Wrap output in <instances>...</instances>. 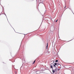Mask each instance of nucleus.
<instances>
[{
	"instance_id": "obj_1",
	"label": "nucleus",
	"mask_w": 74,
	"mask_h": 74,
	"mask_svg": "<svg viewBox=\"0 0 74 74\" xmlns=\"http://www.w3.org/2000/svg\"><path fill=\"white\" fill-rule=\"evenodd\" d=\"M52 72L53 73H54L55 72H57V69L56 68L54 69V70H53V69L52 70Z\"/></svg>"
},
{
	"instance_id": "obj_2",
	"label": "nucleus",
	"mask_w": 74,
	"mask_h": 74,
	"mask_svg": "<svg viewBox=\"0 0 74 74\" xmlns=\"http://www.w3.org/2000/svg\"><path fill=\"white\" fill-rule=\"evenodd\" d=\"M57 66H58V65H60V67H61V65L59 64H57Z\"/></svg>"
},
{
	"instance_id": "obj_3",
	"label": "nucleus",
	"mask_w": 74,
	"mask_h": 74,
	"mask_svg": "<svg viewBox=\"0 0 74 74\" xmlns=\"http://www.w3.org/2000/svg\"><path fill=\"white\" fill-rule=\"evenodd\" d=\"M52 64L53 66H54V67H56V66L55 64Z\"/></svg>"
},
{
	"instance_id": "obj_4",
	"label": "nucleus",
	"mask_w": 74,
	"mask_h": 74,
	"mask_svg": "<svg viewBox=\"0 0 74 74\" xmlns=\"http://www.w3.org/2000/svg\"><path fill=\"white\" fill-rule=\"evenodd\" d=\"M51 69H52V70H53V67H52V65H51Z\"/></svg>"
},
{
	"instance_id": "obj_5",
	"label": "nucleus",
	"mask_w": 74,
	"mask_h": 74,
	"mask_svg": "<svg viewBox=\"0 0 74 74\" xmlns=\"http://www.w3.org/2000/svg\"><path fill=\"white\" fill-rule=\"evenodd\" d=\"M48 43H47V47H46L47 49H48Z\"/></svg>"
},
{
	"instance_id": "obj_6",
	"label": "nucleus",
	"mask_w": 74,
	"mask_h": 74,
	"mask_svg": "<svg viewBox=\"0 0 74 74\" xmlns=\"http://www.w3.org/2000/svg\"><path fill=\"white\" fill-rule=\"evenodd\" d=\"M35 62H36V60H35V61L33 62V64H34V63H35Z\"/></svg>"
},
{
	"instance_id": "obj_7",
	"label": "nucleus",
	"mask_w": 74,
	"mask_h": 74,
	"mask_svg": "<svg viewBox=\"0 0 74 74\" xmlns=\"http://www.w3.org/2000/svg\"><path fill=\"white\" fill-rule=\"evenodd\" d=\"M55 65H56V66L57 65V63H55Z\"/></svg>"
},
{
	"instance_id": "obj_8",
	"label": "nucleus",
	"mask_w": 74,
	"mask_h": 74,
	"mask_svg": "<svg viewBox=\"0 0 74 74\" xmlns=\"http://www.w3.org/2000/svg\"><path fill=\"white\" fill-rule=\"evenodd\" d=\"M56 62H58V60H56Z\"/></svg>"
},
{
	"instance_id": "obj_9",
	"label": "nucleus",
	"mask_w": 74,
	"mask_h": 74,
	"mask_svg": "<svg viewBox=\"0 0 74 74\" xmlns=\"http://www.w3.org/2000/svg\"><path fill=\"white\" fill-rule=\"evenodd\" d=\"M58 21V20H57V21H56V22H57Z\"/></svg>"
},
{
	"instance_id": "obj_10",
	"label": "nucleus",
	"mask_w": 74,
	"mask_h": 74,
	"mask_svg": "<svg viewBox=\"0 0 74 74\" xmlns=\"http://www.w3.org/2000/svg\"><path fill=\"white\" fill-rule=\"evenodd\" d=\"M39 71H37L36 72H39Z\"/></svg>"
},
{
	"instance_id": "obj_11",
	"label": "nucleus",
	"mask_w": 74,
	"mask_h": 74,
	"mask_svg": "<svg viewBox=\"0 0 74 74\" xmlns=\"http://www.w3.org/2000/svg\"><path fill=\"white\" fill-rule=\"evenodd\" d=\"M65 8H66V6H65Z\"/></svg>"
},
{
	"instance_id": "obj_12",
	"label": "nucleus",
	"mask_w": 74,
	"mask_h": 74,
	"mask_svg": "<svg viewBox=\"0 0 74 74\" xmlns=\"http://www.w3.org/2000/svg\"><path fill=\"white\" fill-rule=\"evenodd\" d=\"M39 73H40L39 72Z\"/></svg>"
}]
</instances>
